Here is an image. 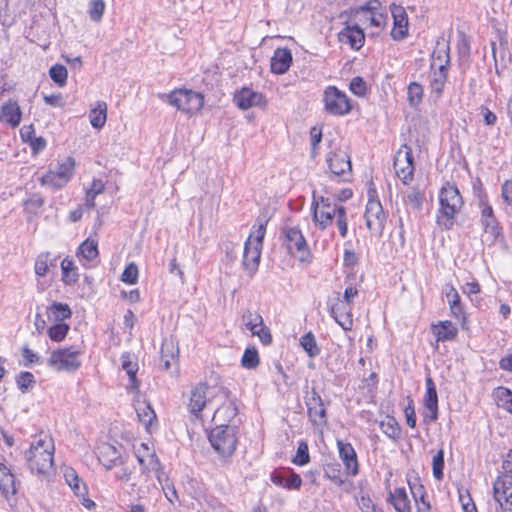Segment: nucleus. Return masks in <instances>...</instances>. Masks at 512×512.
Here are the masks:
<instances>
[{
    "mask_svg": "<svg viewBox=\"0 0 512 512\" xmlns=\"http://www.w3.org/2000/svg\"><path fill=\"white\" fill-rule=\"evenodd\" d=\"M75 166V161L73 158H66L58 167L57 171H55L62 179V182H68L73 174V169Z\"/></svg>",
    "mask_w": 512,
    "mask_h": 512,
    "instance_id": "864d4df0",
    "label": "nucleus"
},
{
    "mask_svg": "<svg viewBox=\"0 0 512 512\" xmlns=\"http://www.w3.org/2000/svg\"><path fill=\"white\" fill-rule=\"evenodd\" d=\"M374 191H369V200L365 210L367 228L375 236H381L385 227L386 215L380 201L374 198Z\"/></svg>",
    "mask_w": 512,
    "mask_h": 512,
    "instance_id": "9d476101",
    "label": "nucleus"
},
{
    "mask_svg": "<svg viewBox=\"0 0 512 512\" xmlns=\"http://www.w3.org/2000/svg\"><path fill=\"white\" fill-rule=\"evenodd\" d=\"M388 501L396 512H411V502L405 488H395L390 491Z\"/></svg>",
    "mask_w": 512,
    "mask_h": 512,
    "instance_id": "c85d7f7f",
    "label": "nucleus"
},
{
    "mask_svg": "<svg viewBox=\"0 0 512 512\" xmlns=\"http://www.w3.org/2000/svg\"><path fill=\"white\" fill-rule=\"evenodd\" d=\"M262 247L255 246L254 244L245 243L243 253V267L245 270L253 273L259 264Z\"/></svg>",
    "mask_w": 512,
    "mask_h": 512,
    "instance_id": "c756f323",
    "label": "nucleus"
},
{
    "mask_svg": "<svg viewBox=\"0 0 512 512\" xmlns=\"http://www.w3.org/2000/svg\"><path fill=\"white\" fill-rule=\"evenodd\" d=\"M79 254L88 261L94 260L98 256L97 243L86 239L79 247Z\"/></svg>",
    "mask_w": 512,
    "mask_h": 512,
    "instance_id": "49530a36",
    "label": "nucleus"
},
{
    "mask_svg": "<svg viewBox=\"0 0 512 512\" xmlns=\"http://www.w3.org/2000/svg\"><path fill=\"white\" fill-rule=\"evenodd\" d=\"M49 253L40 254L35 261V273L38 276H45L48 272Z\"/></svg>",
    "mask_w": 512,
    "mask_h": 512,
    "instance_id": "69168bd1",
    "label": "nucleus"
},
{
    "mask_svg": "<svg viewBox=\"0 0 512 512\" xmlns=\"http://www.w3.org/2000/svg\"><path fill=\"white\" fill-rule=\"evenodd\" d=\"M251 333L252 335L257 336L265 345L270 344L272 341L271 333L264 323H262L261 326H258V328H255Z\"/></svg>",
    "mask_w": 512,
    "mask_h": 512,
    "instance_id": "774afa93",
    "label": "nucleus"
},
{
    "mask_svg": "<svg viewBox=\"0 0 512 512\" xmlns=\"http://www.w3.org/2000/svg\"><path fill=\"white\" fill-rule=\"evenodd\" d=\"M331 315L344 330H351L353 325L351 307L335 304L331 307Z\"/></svg>",
    "mask_w": 512,
    "mask_h": 512,
    "instance_id": "7c9ffc66",
    "label": "nucleus"
},
{
    "mask_svg": "<svg viewBox=\"0 0 512 512\" xmlns=\"http://www.w3.org/2000/svg\"><path fill=\"white\" fill-rule=\"evenodd\" d=\"M241 364L246 369H255L259 365V355L256 348L249 347L244 351Z\"/></svg>",
    "mask_w": 512,
    "mask_h": 512,
    "instance_id": "8fccbe9b",
    "label": "nucleus"
},
{
    "mask_svg": "<svg viewBox=\"0 0 512 512\" xmlns=\"http://www.w3.org/2000/svg\"><path fill=\"white\" fill-rule=\"evenodd\" d=\"M313 207V223L321 230L329 227L334 218L339 215V210L344 207L337 204H332L328 198L320 197L319 200L314 198L312 203Z\"/></svg>",
    "mask_w": 512,
    "mask_h": 512,
    "instance_id": "1a4fd4ad",
    "label": "nucleus"
},
{
    "mask_svg": "<svg viewBox=\"0 0 512 512\" xmlns=\"http://www.w3.org/2000/svg\"><path fill=\"white\" fill-rule=\"evenodd\" d=\"M16 383H17V386L18 388L23 392H27L30 388L33 387V385L35 384V378H34V375L30 372H21L17 377H16Z\"/></svg>",
    "mask_w": 512,
    "mask_h": 512,
    "instance_id": "4d7b16f0",
    "label": "nucleus"
},
{
    "mask_svg": "<svg viewBox=\"0 0 512 512\" xmlns=\"http://www.w3.org/2000/svg\"><path fill=\"white\" fill-rule=\"evenodd\" d=\"M310 461L309 448L306 442H300L298 445L297 453L292 459V462L299 466H304Z\"/></svg>",
    "mask_w": 512,
    "mask_h": 512,
    "instance_id": "13d9d810",
    "label": "nucleus"
},
{
    "mask_svg": "<svg viewBox=\"0 0 512 512\" xmlns=\"http://www.w3.org/2000/svg\"><path fill=\"white\" fill-rule=\"evenodd\" d=\"M494 499L504 511H512V474L499 476L493 486Z\"/></svg>",
    "mask_w": 512,
    "mask_h": 512,
    "instance_id": "ddd939ff",
    "label": "nucleus"
},
{
    "mask_svg": "<svg viewBox=\"0 0 512 512\" xmlns=\"http://www.w3.org/2000/svg\"><path fill=\"white\" fill-rule=\"evenodd\" d=\"M300 344L310 357H315L319 354L320 350L317 347L314 335L311 332L302 336Z\"/></svg>",
    "mask_w": 512,
    "mask_h": 512,
    "instance_id": "3c124183",
    "label": "nucleus"
},
{
    "mask_svg": "<svg viewBox=\"0 0 512 512\" xmlns=\"http://www.w3.org/2000/svg\"><path fill=\"white\" fill-rule=\"evenodd\" d=\"M147 452V455H142L140 450H137L136 457L139 464L142 466L143 471L154 472L159 482L161 483V464L154 452H150L146 444H141Z\"/></svg>",
    "mask_w": 512,
    "mask_h": 512,
    "instance_id": "4be33fe9",
    "label": "nucleus"
},
{
    "mask_svg": "<svg viewBox=\"0 0 512 512\" xmlns=\"http://www.w3.org/2000/svg\"><path fill=\"white\" fill-rule=\"evenodd\" d=\"M479 205L481 208V221L485 231L495 233L497 229V221L492 207L484 199H480Z\"/></svg>",
    "mask_w": 512,
    "mask_h": 512,
    "instance_id": "e433bc0d",
    "label": "nucleus"
},
{
    "mask_svg": "<svg viewBox=\"0 0 512 512\" xmlns=\"http://www.w3.org/2000/svg\"><path fill=\"white\" fill-rule=\"evenodd\" d=\"M266 225L267 220L265 218H258L246 242H249V244H254L258 247H262L263 239L266 233Z\"/></svg>",
    "mask_w": 512,
    "mask_h": 512,
    "instance_id": "ea45409f",
    "label": "nucleus"
},
{
    "mask_svg": "<svg viewBox=\"0 0 512 512\" xmlns=\"http://www.w3.org/2000/svg\"><path fill=\"white\" fill-rule=\"evenodd\" d=\"M107 104L104 101H97L89 112V120L92 127L101 129L107 120Z\"/></svg>",
    "mask_w": 512,
    "mask_h": 512,
    "instance_id": "72a5a7b5",
    "label": "nucleus"
},
{
    "mask_svg": "<svg viewBox=\"0 0 512 512\" xmlns=\"http://www.w3.org/2000/svg\"><path fill=\"white\" fill-rule=\"evenodd\" d=\"M216 401L221 402L222 404L214 411L213 421L216 424V426L227 425L226 422H229L236 416L237 407L235 403L230 399L228 391L227 399Z\"/></svg>",
    "mask_w": 512,
    "mask_h": 512,
    "instance_id": "aec40b11",
    "label": "nucleus"
},
{
    "mask_svg": "<svg viewBox=\"0 0 512 512\" xmlns=\"http://www.w3.org/2000/svg\"><path fill=\"white\" fill-rule=\"evenodd\" d=\"M282 233L288 252L301 263H310L312 255L301 230L286 226Z\"/></svg>",
    "mask_w": 512,
    "mask_h": 512,
    "instance_id": "39448f33",
    "label": "nucleus"
},
{
    "mask_svg": "<svg viewBox=\"0 0 512 512\" xmlns=\"http://www.w3.org/2000/svg\"><path fill=\"white\" fill-rule=\"evenodd\" d=\"M446 298H447L448 304L450 306L452 315L456 318L464 319V310H463V306L460 303V296H459L457 290L453 286H450L447 289Z\"/></svg>",
    "mask_w": 512,
    "mask_h": 512,
    "instance_id": "a19ab883",
    "label": "nucleus"
},
{
    "mask_svg": "<svg viewBox=\"0 0 512 512\" xmlns=\"http://www.w3.org/2000/svg\"><path fill=\"white\" fill-rule=\"evenodd\" d=\"M449 44L445 41L437 42L431 56V69L448 68L450 63Z\"/></svg>",
    "mask_w": 512,
    "mask_h": 512,
    "instance_id": "cd10ccee",
    "label": "nucleus"
},
{
    "mask_svg": "<svg viewBox=\"0 0 512 512\" xmlns=\"http://www.w3.org/2000/svg\"><path fill=\"white\" fill-rule=\"evenodd\" d=\"M179 357V347L177 340L170 336L165 338L161 346V364L163 369L168 371L172 365L177 364Z\"/></svg>",
    "mask_w": 512,
    "mask_h": 512,
    "instance_id": "6ab92c4d",
    "label": "nucleus"
},
{
    "mask_svg": "<svg viewBox=\"0 0 512 512\" xmlns=\"http://www.w3.org/2000/svg\"><path fill=\"white\" fill-rule=\"evenodd\" d=\"M43 185H47L53 188H61L66 182H62L61 177L54 171H49L41 178Z\"/></svg>",
    "mask_w": 512,
    "mask_h": 512,
    "instance_id": "680f3d73",
    "label": "nucleus"
},
{
    "mask_svg": "<svg viewBox=\"0 0 512 512\" xmlns=\"http://www.w3.org/2000/svg\"><path fill=\"white\" fill-rule=\"evenodd\" d=\"M104 183L102 180H99V179H95L93 180L92 182V185L91 187L88 189L87 193H86V204L87 206L93 208L95 206V203H94V200H95V197L102 193L104 191Z\"/></svg>",
    "mask_w": 512,
    "mask_h": 512,
    "instance_id": "5fc2aeb1",
    "label": "nucleus"
},
{
    "mask_svg": "<svg viewBox=\"0 0 512 512\" xmlns=\"http://www.w3.org/2000/svg\"><path fill=\"white\" fill-rule=\"evenodd\" d=\"M105 2L104 0H90L88 5V14L92 21L100 22L104 11H105Z\"/></svg>",
    "mask_w": 512,
    "mask_h": 512,
    "instance_id": "09e8293b",
    "label": "nucleus"
},
{
    "mask_svg": "<svg viewBox=\"0 0 512 512\" xmlns=\"http://www.w3.org/2000/svg\"><path fill=\"white\" fill-rule=\"evenodd\" d=\"M209 441L219 456L229 458L234 454L238 444L237 429L229 425L216 426L209 433Z\"/></svg>",
    "mask_w": 512,
    "mask_h": 512,
    "instance_id": "20e7f679",
    "label": "nucleus"
},
{
    "mask_svg": "<svg viewBox=\"0 0 512 512\" xmlns=\"http://www.w3.org/2000/svg\"><path fill=\"white\" fill-rule=\"evenodd\" d=\"M493 398L498 407L512 413V391L505 387H497L493 392Z\"/></svg>",
    "mask_w": 512,
    "mask_h": 512,
    "instance_id": "79ce46f5",
    "label": "nucleus"
},
{
    "mask_svg": "<svg viewBox=\"0 0 512 512\" xmlns=\"http://www.w3.org/2000/svg\"><path fill=\"white\" fill-rule=\"evenodd\" d=\"M305 405L307 407L309 421L313 428L318 432H322L328 422L327 410L323 399L314 388L310 391H306Z\"/></svg>",
    "mask_w": 512,
    "mask_h": 512,
    "instance_id": "6e6552de",
    "label": "nucleus"
},
{
    "mask_svg": "<svg viewBox=\"0 0 512 512\" xmlns=\"http://www.w3.org/2000/svg\"><path fill=\"white\" fill-rule=\"evenodd\" d=\"M227 399V390L222 387H209L205 383H198L190 392L189 411L198 416L199 413L215 400Z\"/></svg>",
    "mask_w": 512,
    "mask_h": 512,
    "instance_id": "7ed1b4c3",
    "label": "nucleus"
},
{
    "mask_svg": "<svg viewBox=\"0 0 512 512\" xmlns=\"http://www.w3.org/2000/svg\"><path fill=\"white\" fill-rule=\"evenodd\" d=\"M433 332L437 341H449L457 336L458 331L450 321H443L433 326Z\"/></svg>",
    "mask_w": 512,
    "mask_h": 512,
    "instance_id": "58836bf2",
    "label": "nucleus"
},
{
    "mask_svg": "<svg viewBox=\"0 0 512 512\" xmlns=\"http://www.w3.org/2000/svg\"><path fill=\"white\" fill-rule=\"evenodd\" d=\"M251 333L252 335L257 336L265 345L270 344L272 341L271 333L264 323H262L261 326H258V328H255Z\"/></svg>",
    "mask_w": 512,
    "mask_h": 512,
    "instance_id": "338daca9",
    "label": "nucleus"
},
{
    "mask_svg": "<svg viewBox=\"0 0 512 512\" xmlns=\"http://www.w3.org/2000/svg\"><path fill=\"white\" fill-rule=\"evenodd\" d=\"M71 315V309L67 304L54 302L47 309V317L49 321L54 323H63V321L69 319Z\"/></svg>",
    "mask_w": 512,
    "mask_h": 512,
    "instance_id": "c9c22d12",
    "label": "nucleus"
},
{
    "mask_svg": "<svg viewBox=\"0 0 512 512\" xmlns=\"http://www.w3.org/2000/svg\"><path fill=\"white\" fill-rule=\"evenodd\" d=\"M292 54L287 48H277L271 58V71L275 74H284L290 68Z\"/></svg>",
    "mask_w": 512,
    "mask_h": 512,
    "instance_id": "393cba45",
    "label": "nucleus"
},
{
    "mask_svg": "<svg viewBox=\"0 0 512 512\" xmlns=\"http://www.w3.org/2000/svg\"><path fill=\"white\" fill-rule=\"evenodd\" d=\"M0 490L5 496L9 494H14L16 492L15 488V478L14 475L10 472V469L3 463L0 462Z\"/></svg>",
    "mask_w": 512,
    "mask_h": 512,
    "instance_id": "4c0bfd02",
    "label": "nucleus"
},
{
    "mask_svg": "<svg viewBox=\"0 0 512 512\" xmlns=\"http://www.w3.org/2000/svg\"><path fill=\"white\" fill-rule=\"evenodd\" d=\"M339 455L342 459L346 471L350 475H356L358 473V461L357 455L350 443H343L338 441Z\"/></svg>",
    "mask_w": 512,
    "mask_h": 512,
    "instance_id": "5701e85b",
    "label": "nucleus"
},
{
    "mask_svg": "<svg viewBox=\"0 0 512 512\" xmlns=\"http://www.w3.org/2000/svg\"><path fill=\"white\" fill-rule=\"evenodd\" d=\"M403 201L406 206L419 211L425 201V193L417 186L411 187L403 192Z\"/></svg>",
    "mask_w": 512,
    "mask_h": 512,
    "instance_id": "f704fd0d",
    "label": "nucleus"
},
{
    "mask_svg": "<svg viewBox=\"0 0 512 512\" xmlns=\"http://www.w3.org/2000/svg\"><path fill=\"white\" fill-rule=\"evenodd\" d=\"M324 104L328 113L343 116L351 111V104L345 93L334 86H329L324 92Z\"/></svg>",
    "mask_w": 512,
    "mask_h": 512,
    "instance_id": "9b49d317",
    "label": "nucleus"
},
{
    "mask_svg": "<svg viewBox=\"0 0 512 512\" xmlns=\"http://www.w3.org/2000/svg\"><path fill=\"white\" fill-rule=\"evenodd\" d=\"M236 105L242 110H248L253 107H266L267 100L260 92L244 87L234 96Z\"/></svg>",
    "mask_w": 512,
    "mask_h": 512,
    "instance_id": "4468645a",
    "label": "nucleus"
},
{
    "mask_svg": "<svg viewBox=\"0 0 512 512\" xmlns=\"http://www.w3.org/2000/svg\"><path fill=\"white\" fill-rule=\"evenodd\" d=\"M380 7L379 0H367L363 4L357 6L356 13H363L365 19L370 22L371 25L380 27L384 22V17L377 10Z\"/></svg>",
    "mask_w": 512,
    "mask_h": 512,
    "instance_id": "412c9836",
    "label": "nucleus"
},
{
    "mask_svg": "<svg viewBox=\"0 0 512 512\" xmlns=\"http://www.w3.org/2000/svg\"><path fill=\"white\" fill-rule=\"evenodd\" d=\"M63 475L66 483L69 485L75 496L87 495V487L79 478L78 474L72 467H65Z\"/></svg>",
    "mask_w": 512,
    "mask_h": 512,
    "instance_id": "473e14b6",
    "label": "nucleus"
},
{
    "mask_svg": "<svg viewBox=\"0 0 512 512\" xmlns=\"http://www.w3.org/2000/svg\"><path fill=\"white\" fill-rule=\"evenodd\" d=\"M364 40V32L358 26H347L339 33V41L343 44H349L355 50L363 46Z\"/></svg>",
    "mask_w": 512,
    "mask_h": 512,
    "instance_id": "b1692460",
    "label": "nucleus"
},
{
    "mask_svg": "<svg viewBox=\"0 0 512 512\" xmlns=\"http://www.w3.org/2000/svg\"><path fill=\"white\" fill-rule=\"evenodd\" d=\"M327 163L331 172L338 176L351 173V161L346 151L338 149L327 155Z\"/></svg>",
    "mask_w": 512,
    "mask_h": 512,
    "instance_id": "2eb2a0df",
    "label": "nucleus"
},
{
    "mask_svg": "<svg viewBox=\"0 0 512 512\" xmlns=\"http://www.w3.org/2000/svg\"><path fill=\"white\" fill-rule=\"evenodd\" d=\"M120 366L129 377V388L132 390H137L139 387V382L136 378V373L138 371L137 357L131 353H123L120 357Z\"/></svg>",
    "mask_w": 512,
    "mask_h": 512,
    "instance_id": "a878e982",
    "label": "nucleus"
},
{
    "mask_svg": "<svg viewBox=\"0 0 512 512\" xmlns=\"http://www.w3.org/2000/svg\"><path fill=\"white\" fill-rule=\"evenodd\" d=\"M448 68L431 69L430 86L431 89L440 94L446 82Z\"/></svg>",
    "mask_w": 512,
    "mask_h": 512,
    "instance_id": "37998d69",
    "label": "nucleus"
},
{
    "mask_svg": "<svg viewBox=\"0 0 512 512\" xmlns=\"http://www.w3.org/2000/svg\"><path fill=\"white\" fill-rule=\"evenodd\" d=\"M61 270H62V280L68 284L72 285L78 280L77 268L75 267L72 260L65 258L61 262Z\"/></svg>",
    "mask_w": 512,
    "mask_h": 512,
    "instance_id": "c03bdc74",
    "label": "nucleus"
},
{
    "mask_svg": "<svg viewBox=\"0 0 512 512\" xmlns=\"http://www.w3.org/2000/svg\"><path fill=\"white\" fill-rule=\"evenodd\" d=\"M394 169L396 175L404 183L408 184L414 174V164L412 150L407 145H403L395 154Z\"/></svg>",
    "mask_w": 512,
    "mask_h": 512,
    "instance_id": "f8f14e48",
    "label": "nucleus"
},
{
    "mask_svg": "<svg viewBox=\"0 0 512 512\" xmlns=\"http://www.w3.org/2000/svg\"><path fill=\"white\" fill-rule=\"evenodd\" d=\"M440 210L437 222L445 229H450L454 223L455 214L461 209L463 201L456 186L447 183L439 195Z\"/></svg>",
    "mask_w": 512,
    "mask_h": 512,
    "instance_id": "f03ea898",
    "label": "nucleus"
},
{
    "mask_svg": "<svg viewBox=\"0 0 512 512\" xmlns=\"http://www.w3.org/2000/svg\"><path fill=\"white\" fill-rule=\"evenodd\" d=\"M121 280L128 284H135L138 280V267L134 263H130L124 269Z\"/></svg>",
    "mask_w": 512,
    "mask_h": 512,
    "instance_id": "e2e57ef3",
    "label": "nucleus"
},
{
    "mask_svg": "<svg viewBox=\"0 0 512 512\" xmlns=\"http://www.w3.org/2000/svg\"><path fill=\"white\" fill-rule=\"evenodd\" d=\"M432 467H433L434 477L437 480H441L443 478V468H444V452H443V450H439L433 456Z\"/></svg>",
    "mask_w": 512,
    "mask_h": 512,
    "instance_id": "bf43d9fd",
    "label": "nucleus"
},
{
    "mask_svg": "<svg viewBox=\"0 0 512 512\" xmlns=\"http://www.w3.org/2000/svg\"><path fill=\"white\" fill-rule=\"evenodd\" d=\"M425 384L426 393L423 402L427 412L425 413L424 417L430 422H434L438 417V395L436 386L431 377L426 378Z\"/></svg>",
    "mask_w": 512,
    "mask_h": 512,
    "instance_id": "f3484780",
    "label": "nucleus"
},
{
    "mask_svg": "<svg viewBox=\"0 0 512 512\" xmlns=\"http://www.w3.org/2000/svg\"><path fill=\"white\" fill-rule=\"evenodd\" d=\"M97 456L107 470L122 464L121 452L109 443H102L97 447Z\"/></svg>",
    "mask_w": 512,
    "mask_h": 512,
    "instance_id": "a211bd4d",
    "label": "nucleus"
},
{
    "mask_svg": "<svg viewBox=\"0 0 512 512\" xmlns=\"http://www.w3.org/2000/svg\"><path fill=\"white\" fill-rule=\"evenodd\" d=\"M69 326L65 323H55L48 329V336L52 341L60 342L65 339Z\"/></svg>",
    "mask_w": 512,
    "mask_h": 512,
    "instance_id": "603ef678",
    "label": "nucleus"
},
{
    "mask_svg": "<svg viewBox=\"0 0 512 512\" xmlns=\"http://www.w3.org/2000/svg\"><path fill=\"white\" fill-rule=\"evenodd\" d=\"M139 421L143 423L146 428H149L156 420V413L149 403H142L136 408Z\"/></svg>",
    "mask_w": 512,
    "mask_h": 512,
    "instance_id": "a18cd8bd",
    "label": "nucleus"
},
{
    "mask_svg": "<svg viewBox=\"0 0 512 512\" xmlns=\"http://www.w3.org/2000/svg\"><path fill=\"white\" fill-rule=\"evenodd\" d=\"M382 431L391 438H395L400 433V428L392 417H387L386 420L381 422Z\"/></svg>",
    "mask_w": 512,
    "mask_h": 512,
    "instance_id": "052dcab7",
    "label": "nucleus"
},
{
    "mask_svg": "<svg viewBox=\"0 0 512 512\" xmlns=\"http://www.w3.org/2000/svg\"><path fill=\"white\" fill-rule=\"evenodd\" d=\"M81 351L74 347H65L54 350L49 359L48 365L59 372H74L81 366Z\"/></svg>",
    "mask_w": 512,
    "mask_h": 512,
    "instance_id": "0eeeda50",
    "label": "nucleus"
},
{
    "mask_svg": "<svg viewBox=\"0 0 512 512\" xmlns=\"http://www.w3.org/2000/svg\"><path fill=\"white\" fill-rule=\"evenodd\" d=\"M54 450V443L50 436L35 437L25 456L31 472L48 477L53 471Z\"/></svg>",
    "mask_w": 512,
    "mask_h": 512,
    "instance_id": "f257e3e1",
    "label": "nucleus"
},
{
    "mask_svg": "<svg viewBox=\"0 0 512 512\" xmlns=\"http://www.w3.org/2000/svg\"><path fill=\"white\" fill-rule=\"evenodd\" d=\"M49 75L58 86H65L68 77V71L65 66L60 64L53 65L49 70Z\"/></svg>",
    "mask_w": 512,
    "mask_h": 512,
    "instance_id": "de8ad7c7",
    "label": "nucleus"
},
{
    "mask_svg": "<svg viewBox=\"0 0 512 512\" xmlns=\"http://www.w3.org/2000/svg\"><path fill=\"white\" fill-rule=\"evenodd\" d=\"M21 110L16 101L9 100L0 108V121L16 127L21 121Z\"/></svg>",
    "mask_w": 512,
    "mask_h": 512,
    "instance_id": "bb28decb",
    "label": "nucleus"
},
{
    "mask_svg": "<svg viewBox=\"0 0 512 512\" xmlns=\"http://www.w3.org/2000/svg\"><path fill=\"white\" fill-rule=\"evenodd\" d=\"M394 27L391 35L395 40H401L408 34V15L404 7L396 4L390 6Z\"/></svg>",
    "mask_w": 512,
    "mask_h": 512,
    "instance_id": "dca6fc26",
    "label": "nucleus"
},
{
    "mask_svg": "<svg viewBox=\"0 0 512 512\" xmlns=\"http://www.w3.org/2000/svg\"><path fill=\"white\" fill-rule=\"evenodd\" d=\"M271 481L277 486L294 490L299 489L302 485L301 477L293 471H289L287 476L274 472L271 475Z\"/></svg>",
    "mask_w": 512,
    "mask_h": 512,
    "instance_id": "2f4dec72",
    "label": "nucleus"
},
{
    "mask_svg": "<svg viewBox=\"0 0 512 512\" xmlns=\"http://www.w3.org/2000/svg\"><path fill=\"white\" fill-rule=\"evenodd\" d=\"M243 322L245 327L250 331H254L255 328L261 326L263 323L262 316L257 312L247 311L243 314Z\"/></svg>",
    "mask_w": 512,
    "mask_h": 512,
    "instance_id": "6e6d98bb",
    "label": "nucleus"
},
{
    "mask_svg": "<svg viewBox=\"0 0 512 512\" xmlns=\"http://www.w3.org/2000/svg\"><path fill=\"white\" fill-rule=\"evenodd\" d=\"M422 87L413 82L408 86V99L412 106L417 105L422 99Z\"/></svg>",
    "mask_w": 512,
    "mask_h": 512,
    "instance_id": "0e129e2a",
    "label": "nucleus"
},
{
    "mask_svg": "<svg viewBox=\"0 0 512 512\" xmlns=\"http://www.w3.org/2000/svg\"><path fill=\"white\" fill-rule=\"evenodd\" d=\"M165 97L170 105L189 114L198 112L204 105L203 95L192 90H174Z\"/></svg>",
    "mask_w": 512,
    "mask_h": 512,
    "instance_id": "423d86ee",
    "label": "nucleus"
}]
</instances>
